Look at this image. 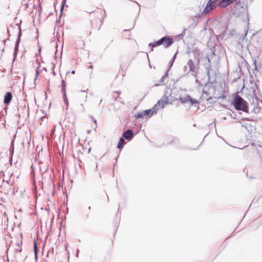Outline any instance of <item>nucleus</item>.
Returning a JSON list of instances; mask_svg holds the SVG:
<instances>
[{
  "label": "nucleus",
  "instance_id": "obj_40",
  "mask_svg": "<svg viewBox=\"0 0 262 262\" xmlns=\"http://www.w3.org/2000/svg\"><path fill=\"white\" fill-rule=\"evenodd\" d=\"M3 41L4 42V45L5 46L6 40H3Z\"/></svg>",
  "mask_w": 262,
  "mask_h": 262
},
{
  "label": "nucleus",
  "instance_id": "obj_41",
  "mask_svg": "<svg viewBox=\"0 0 262 262\" xmlns=\"http://www.w3.org/2000/svg\"><path fill=\"white\" fill-rule=\"evenodd\" d=\"M203 141L202 142V143L199 145V146H198V147L196 148H195L194 149H197L199 148L200 146L201 145V144L203 143Z\"/></svg>",
  "mask_w": 262,
  "mask_h": 262
},
{
  "label": "nucleus",
  "instance_id": "obj_14",
  "mask_svg": "<svg viewBox=\"0 0 262 262\" xmlns=\"http://www.w3.org/2000/svg\"><path fill=\"white\" fill-rule=\"evenodd\" d=\"M80 95L79 96L80 98L83 100V101L85 102L86 101L87 98V92L85 91L81 90L80 91Z\"/></svg>",
  "mask_w": 262,
  "mask_h": 262
},
{
  "label": "nucleus",
  "instance_id": "obj_16",
  "mask_svg": "<svg viewBox=\"0 0 262 262\" xmlns=\"http://www.w3.org/2000/svg\"><path fill=\"white\" fill-rule=\"evenodd\" d=\"M14 141L12 140L9 148V156L13 157L14 152Z\"/></svg>",
  "mask_w": 262,
  "mask_h": 262
},
{
  "label": "nucleus",
  "instance_id": "obj_29",
  "mask_svg": "<svg viewBox=\"0 0 262 262\" xmlns=\"http://www.w3.org/2000/svg\"><path fill=\"white\" fill-rule=\"evenodd\" d=\"M116 93L118 94V96L116 98H115V101H118V99H120V98H119V95L120 94V92L119 91H116Z\"/></svg>",
  "mask_w": 262,
  "mask_h": 262
},
{
  "label": "nucleus",
  "instance_id": "obj_48",
  "mask_svg": "<svg viewBox=\"0 0 262 262\" xmlns=\"http://www.w3.org/2000/svg\"><path fill=\"white\" fill-rule=\"evenodd\" d=\"M91 151V148H89V150H88V152H90Z\"/></svg>",
  "mask_w": 262,
  "mask_h": 262
},
{
  "label": "nucleus",
  "instance_id": "obj_21",
  "mask_svg": "<svg viewBox=\"0 0 262 262\" xmlns=\"http://www.w3.org/2000/svg\"><path fill=\"white\" fill-rule=\"evenodd\" d=\"M145 116H146V115L144 113V111H143L142 112L138 113L136 115H135V118L136 119L142 118H143L144 117H145Z\"/></svg>",
  "mask_w": 262,
  "mask_h": 262
},
{
  "label": "nucleus",
  "instance_id": "obj_53",
  "mask_svg": "<svg viewBox=\"0 0 262 262\" xmlns=\"http://www.w3.org/2000/svg\"><path fill=\"white\" fill-rule=\"evenodd\" d=\"M238 45H239V46H241V42H239L238 43Z\"/></svg>",
  "mask_w": 262,
  "mask_h": 262
},
{
  "label": "nucleus",
  "instance_id": "obj_13",
  "mask_svg": "<svg viewBox=\"0 0 262 262\" xmlns=\"http://www.w3.org/2000/svg\"><path fill=\"white\" fill-rule=\"evenodd\" d=\"M21 35H22L21 29L19 27V31L18 32L17 38L16 39V42H15V46L19 47V43H20V39H21Z\"/></svg>",
  "mask_w": 262,
  "mask_h": 262
},
{
  "label": "nucleus",
  "instance_id": "obj_44",
  "mask_svg": "<svg viewBox=\"0 0 262 262\" xmlns=\"http://www.w3.org/2000/svg\"><path fill=\"white\" fill-rule=\"evenodd\" d=\"M105 194H106V196L107 197V201H108L109 200V198H108V195H107V194L106 193Z\"/></svg>",
  "mask_w": 262,
  "mask_h": 262
},
{
  "label": "nucleus",
  "instance_id": "obj_4",
  "mask_svg": "<svg viewBox=\"0 0 262 262\" xmlns=\"http://www.w3.org/2000/svg\"><path fill=\"white\" fill-rule=\"evenodd\" d=\"M236 1L237 0H221L217 3V5L221 8H225Z\"/></svg>",
  "mask_w": 262,
  "mask_h": 262
},
{
  "label": "nucleus",
  "instance_id": "obj_5",
  "mask_svg": "<svg viewBox=\"0 0 262 262\" xmlns=\"http://www.w3.org/2000/svg\"><path fill=\"white\" fill-rule=\"evenodd\" d=\"M134 136L133 132L130 129H128L127 130L123 132L122 137L126 140H130Z\"/></svg>",
  "mask_w": 262,
  "mask_h": 262
},
{
  "label": "nucleus",
  "instance_id": "obj_10",
  "mask_svg": "<svg viewBox=\"0 0 262 262\" xmlns=\"http://www.w3.org/2000/svg\"><path fill=\"white\" fill-rule=\"evenodd\" d=\"M186 66L189 68V71L194 72V70H195V65L192 59H189Z\"/></svg>",
  "mask_w": 262,
  "mask_h": 262
},
{
  "label": "nucleus",
  "instance_id": "obj_12",
  "mask_svg": "<svg viewBox=\"0 0 262 262\" xmlns=\"http://www.w3.org/2000/svg\"><path fill=\"white\" fill-rule=\"evenodd\" d=\"M66 1L67 0H63V1L62 2L61 6L60 9V15L59 16L58 19L56 20L57 24H60V19H61V18L62 15V13H63L64 6L66 5Z\"/></svg>",
  "mask_w": 262,
  "mask_h": 262
},
{
  "label": "nucleus",
  "instance_id": "obj_43",
  "mask_svg": "<svg viewBox=\"0 0 262 262\" xmlns=\"http://www.w3.org/2000/svg\"><path fill=\"white\" fill-rule=\"evenodd\" d=\"M199 81L198 79L196 78V79H195V82H196V83H198V82H199Z\"/></svg>",
  "mask_w": 262,
  "mask_h": 262
},
{
  "label": "nucleus",
  "instance_id": "obj_23",
  "mask_svg": "<svg viewBox=\"0 0 262 262\" xmlns=\"http://www.w3.org/2000/svg\"><path fill=\"white\" fill-rule=\"evenodd\" d=\"M183 71L184 74L182 76L183 77L187 75L190 72V71H189V69H188V67H187V66H185L183 67Z\"/></svg>",
  "mask_w": 262,
  "mask_h": 262
},
{
  "label": "nucleus",
  "instance_id": "obj_28",
  "mask_svg": "<svg viewBox=\"0 0 262 262\" xmlns=\"http://www.w3.org/2000/svg\"><path fill=\"white\" fill-rule=\"evenodd\" d=\"M33 249H38V248H37V242H36V239H34V243H33Z\"/></svg>",
  "mask_w": 262,
  "mask_h": 262
},
{
  "label": "nucleus",
  "instance_id": "obj_22",
  "mask_svg": "<svg viewBox=\"0 0 262 262\" xmlns=\"http://www.w3.org/2000/svg\"><path fill=\"white\" fill-rule=\"evenodd\" d=\"M245 4L244 3H241L239 1L238 2H236L235 3V7L237 9H238V8L241 7V8H242L243 10H244V6Z\"/></svg>",
  "mask_w": 262,
  "mask_h": 262
},
{
  "label": "nucleus",
  "instance_id": "obj_51",
  "mask_svg": "<svg viewBox=\"0 0 262 262\" xmlns=\"http://www.w3.org/2000/svg\"><path fill=\"white\" fill-rule=\"evenodd\" d=\"M103 20H104L103 19L101 20V24L102 23V22H103Z\"/></svg>",
  "mask_w": 262,
  "mask_h": 262
},
{
  "label": "nucleus",
  "instance_id": "obj_31",
  "mask_svg": "<svg viewBox=\"0 0 262 262\" xmlns=\"http://www.w3.org/2000/svg\"><path fill=\"white\" fill-rule=\"evenodd\" d=\"M12 159H13V157L9 156V163H10L11 165H12Z\"/></svg>",
  "mask_w": 262,
  "mask_h": 262
},
{
  "label": "nucleus",
  "instance_id": "obj_7",
  "mask_svg": "<svg viewBox=\"0 0 262 262\" xmlns=\"http://www.w3.org/2000/svg\"><path fill=\"white\" fill-rule=\"evenodd\" d=\"M163 38L164 41L163 45L165 48H168L173 43V40L172 38L167 36H164Z\"/></svg>",
  "mask_w": 262,
  "mask_h": 262
},
{
  "label": "nucleus",
  "instance_id": "obj_47",
  "mask_svg": "<svg viewBox=\"0 0 262 262\" xmlns=\"http://www.w3.org/2000/svg\"><path fill=\"white\" fill-rule=\"evenodd\" d=\"M31 169H32V170L33 171V165H31Z\"/></svg>",
  "mask_w": 262,
  "mask_h": 262
},
{
  "label": "nucleus",
  "instance_id": "obj_8",
  "mask_svg": "<svg viewBox=\"0 0 262 262\" xmlns=\"http://www.w3.org/2000/svg\"><path fill=\"white\" fill-rule=\"evenodd\" d=\"M12 94L10 92H7L4 97V103L6 105H8L12 99Z\"/></svg>",
  "mask_w": 262,
  "mask_h": 262
},
{
  "label": "nucleus",
  "instance_id": "obj_25",
  "mask_svg": "<svg viewBox=\"0 0 262 262\" xmlns=\"http://www.w3.org/2000/svg\"><path fill=\"white\" fill-rule=\"evenodd\" d=\"M39 67H40V64L36 68V70H35L36 78L38 76V75L39 74Z\"/></svg>",
  "mask_w": 262,
  "mask_h": 262
},
{
  "label": "nucleus",
  "instance_id": "obj_18",
  "mask_svg": "<svg viewBox=\"0 0 262 262\" xmlns=\"http://www.w3.org/2000/svg\"><path fill=\"white\" fill-rule=\"evenodd\" d=\"M189 96V95H187L184 97H181L180 98V100L182 103H186L187 101H189V99L188 97Z\"/></svg>",
  "mask_w": 262,
  "mask_h": 262
},
{
  "label": "nucleus",
  "instance_id": "obj_36",
  "mask_svg": "<svg viewBox=\"0 0 262 262\" xmlns=\"http://www.w3.org/2000/svg\"><path fill=\"white\" fill-rule=\"evenodd\" d=\"M203 93L204 94H206L207 95L209 94V93L208 92V91L204 90H203Z\"/></svg>",
  "mask_w": 262,
  "mask_h": 262
},
{
  "label": "nucleus",
  "instance_id": "obj_50",
  "mask_svg": "<svg viewBox=\"0 0 262 262\" xmlns=\"http://www.w3.org/2000/svg\"><path fill=\"white\" fill-rule=\"evenodd\" d=\"M89 68H93V66H90L89 67Z\"/></svg>",
  "mask_w": 262,
  "mask_h": 262
},
{
  "label": "nucleus",
  "instance_id": "obj_3",
  "mask_svg": "<svg viewBox=\"0 0 262 262\" xmlns=\"http://www.w3.org/2000/svg\"><path fill=\"white\" fill-rule=\"evenodd\" d=\"M255 70H257V68H262V50L260 51L257 57V59L254 61Z\"/></svg>",
  "mask_w": 262,
  "mask_h": 262
},
{
  "label": "nucleus",
  "instance_id": "obj_2",
  "mask_svg": "<svg viewBox=\"0 0 262 262\" xmlns=\"http://www.w3.org/2000/svg\"><path fill=\"white\" fill-rule=\"evenodd\" d=\"M171 102H169L168 97H166L165 95H164L161 97L160 100L158 101L157 104H156L152 108L144 111V113L145 114L146 116L147 117H150L151 116L157 114L158 106H161L160 107L161 108H163L165 107V104H169Z\"/></svg>",
  "mask_w": 262,
  "mask_h": 262
},
{
  "label": "nucleus",
  "instance_id": "obj_35",
  "mask_svg": "<svg viewBox=\"0 0 262 262\" xmlns=\"http://www.w3.org/2000/svg\"><path fill=\"white\" fill-rule=\"evenodd\" d=\"M135 2L137 5H138V6H139V7H140V4H139L138 2ZM140 8H139L138 14H139V13H140Z\"/></svg>",
  "mask_w": 262,
  "mask_h": 262
},
{
  "label": "nucleus",
  "instance_id": "obj_1",
  "mask_svg": "<svg viewBox=\"0 0 262 262\" xmlns=\"http://www.w3.org/2000/svg\"><path fill=\"white\" fill-rule=\"evenodd\" d=\"M231 104L237 111H243L245 113L249 112L247 102L237 94L235 95Z\"/></svg>",
  "mask_w": 262,
  "mask_h": 262
},
{
  "label": "nucleus",
  "instance_id": "obj_30",
  "mask_svg": "<svg viewBox=\"0 0 262 262\" xmlns=\"http://www.w3.org/2000/svg\"><path fill=\"white\" fill-rule=\"evenodd\" d=\"M90 117L92 119L93 121L95 123L96 127H97V121H96V120L92 116H90Z\"/></svg>",
  "mask_w": 262,
  "mask_h": 262
},
{
  "label": "nucleus",
  "instance_id": "obj_34",
  "mask_svg": "<svg viewBox=\"0 0 262 262\" xmlns=\"http://www.w3.org/2000/svg\"><path fill=\"white\" fill-rule=\"evenodd\" d=\"M213 99V98L212 97H209L208 98H207V100L208 101L211 102V101Z\"/></svg>",
  "mask_w": 262,
  "mask_h": 262
},
{
  "label": "nucleus",
  "instance_id": "obj_15",
  "mask_svg": "<svg viewBox=\"0 0 262 262\" xmlns=\"http://www.w3.org/2000/svg\"><path fill=\"white\" fill-rule=\"evenodd\" d=\"M123 138H124L123 137L120 138L119 141L117 145V148H119L120 150H122L124 146L125 141Z\"/></svg>",
  "mask_w": 262,
  "mask_h": 262
},
{
  "label": "nucleus",
  "instance_id": "obj_52",
  "mask_svg": "<svg viewBox=\"0 0 262 262\" xmlns=\"http://www.w3.org/2000/svg\"><path fill=\"white\" fill-rule=\"evenodd\" d=\"M53 75H55V72H54V71H53Z\"/></svg>",
  "mask_w": 262,
  "mask_h": 262
},
{
  "label": "nucleus",
  "instance_id": "obj_27",
  "mask_svg": "<svg viewBox=\"0 0 262 262\" xmlns=\"http://www.w3.org/2000/svg\"><path fill=\"white\" fill-rule=\"evenodd\" d=\"M34 254H35V258L36 260L37 259V253H38V249H34Z\"/></svg>",
  "mask_w": 262,
  "mask_h": 262
},
{
  "label": "nucleus",
  "instance_id": "obj_11",
  "mask_svg": "<svg viewBox=\"0 0 262 262\" xmlns=\"http://www.w3.org/2000/svg\"><path fill=\"white\" fill-rule=\"evenodd\" d=\"M206 58H207V60H208V64L206 67V69L207 71V75L208 76V82L207 83H208L210 82V70L211 69V63H210V60L209 57L208 56H207Z\"/></svg>",
  "mask_w": 262,
  "mask_h": 262
},
{
  "label": "nucleus",
  "instance_id": "obj_54",
  "mask_svg": "<svg viewBox=\"0 0 262 262\" xmlns=\"http://www.w3.org/2000/svg\"><path fill=\"white\" fill-rule=\"evenodd\" d=\"M102 99L100 100V104L102 102Z\"/></svg>",
  "mask_w": 262,
  "mask_h": 262
},
{
  "label": "nucleus",
  "instance_id": "obj_39",
  "mask_svg": "<svg viewBox=\"0 0 262 262\" xmlns=\"http://www.w3.org/2000/svg\"><path fill=\"white\" fill-rule=\"evenodd\" d=\"M21 23V20H20V23L17 24V26H18V29L19 30V27L21 28V27H20V24Z\"/></svg>",
  "mask_w": 262,
  "mask_h": 262
},
{
  "label": "nucleus",
  "instance_id": "obj_55",
  "mask_svg": "<svg viewBox=\"0 0 262 262\" xmlns=\"http://www.w3.org/2000/svg\"><path fill=\"white\" fill-rule=\"evenodd\" d=\"M39 51H40V50H41V48H40V47L39 48Z\"/></svg>",
  "mask_w": 262,
  "mask_h": 262
},
{
  "label": "nucleus",
  "instance_id": "obj_49",
  "mask_svg": "<svg viewBox=\"0 0 262 262\" xmlns=\"http://www.w3.org/2000/svg\"><path fill=\"white\" fill-rule=\"evenodd\" d=\"M88 209H89V210H90V209H91V206H89V207H88Z\"/></svg>",
  "mask_w": 262,
  "mask_h": 262
},
{
  "label": "nucleus",
  "instance_id": "obj_19",
  "mask_svg": "<svg viewBox=\"0 0 262 262\" xmlns=\"http://www.w3.org/2000/svg\"><path fill=\"white\" fill-rule=\"evenodd\" d=\"M18 48L19 47L15 46L14 49V53H13V62H14L15 60L16 59L17 52L18 51Z\"/></svg>",
  "mask_w": 262,
  "mask_h": 262
},
{
  "label": "nucleus",
  "instance_id": "obj_9",
  "mask_svg": "<svg viewBox=\"0 0 262 262\" xmlns=\"http://www.w3.org/2000/svg\"><path fill=\"white\" fill-rule=\"evenodd\" d=\"M163 37H162L161 39H160L159 40L152 43V42H150L148 44V46L149 47H151V51H152L153 50V48L154 47H158L159 46H160L161 45H163V41H164V39H163Z\"/></svg>",
  "mask_w": 262,
  "mask_h": 262
},
{
  "label": "nucleus",
  "instance_id": "obj_20",
  "mask_svg": "<svg viewBox=\"0 0 262 262\" xmlns=\"http://www.w3.org/2000/svg\"><path fill=\"white\" fill-rule=\"evenodd\" d=\"M188 98L189 99V101L191 103V104L192 105H193V104L195 105V104H198L199 103V101L198 100L192 98L190 96L189 97H188Z\"/></svg>",
  "mask_w": 262,
  "mask_h": 262
},
{
  "label": "nucleus",
  "instance_id": "obj_26",
  "mask_svg": "<svg viewBox=\"0 0 262 262\" xmlns=\"http://www.w3.org/2000/svg\"><path fill=\"white\" fill-rule=\"evenodd\" d=\"M197 72L196 70H194V72H191V75L193 77L196 78H197Z\"/></svg>",
  "mask_w": 262,
  "mask_h": 262
},
{
  "label": "nucleus",
  "instance_id": "obj_58",
  "mask_svg": "<svg viewBox=\"0 0 262 262\" xmlns=\"http://www.w3.org/2000/svg\"><path fill=\"white\" fill-rule=\"evenodd\" d=\"M259 147H260L262 148V146H261L259 145Z\"/></svg>",
  "mask_w": 262,
  "mask_h": 262
},
{
  "label": "nucleus",
  "instance_id": "obj_56",
  "mask_svg": "<svg viewBox=\"0 0 262 262\" xmlns=\"http://www.w3.org/2000/svg\"><path fill=\"white\" fill-rule=\"evenodd\" d=\"M2 52H4V49L2 50Z\"/></svg>",
  "mask_w": 262,
  "mask_h": 262
},
{
  "label": "nucleus",
  "instance_id": "obj_33",
  "mask_svg": "<svg viewBox=\"0 0 262 262\" xmlns=\"http://www.w3.org/2000/svg\"><path fill=\"white\" fill-rule=\"evenodd\" d=\"M177 54V52H176V53L174 54V55L173 56V57H172V59H171L172 60H173V61H174V60H175V59H176V58Z\"/></svg>",
  "mask_w": 262,
  "mask_h": 262
},
{
  "label": "nucleus",
  "instance_id": "obj_45",
  "mask_svg": "<svg viewBox=\"0 0 262 262\" xmlns=\"http://www.w3.org/2000/svg\"><path fill=\"white\" fill-rule=\"evenodd\" d=\"M251 145L252 146H254V145H255V143H253V142H252V143L251 144Z\"/></svg>",
  "mask_w": 262,
  "mask_h": 262
},
{
  "label": "nucleus",
  "instance_id": "obj_17",
  "mask_svg": "<svg viewBox=\"0 0 262 262\" xmlns=\"http://www.w3.org/2000/svg\"><path fill=\"white\" fill-rule=\"evenodd\" d=\"M61 93L63 95L64 102L68 106L69 105V102H68V98L67 97L66 92H64V89L62 90V93Z\"/></svg>",
  "mask_w": 262,
  "mask_h": 262
},
{
  "label": "nucleus",
  "instance_id": "obj_38",
  "mask_svg": "<svg viewBox=\"0 0 262 262\" xmlns=\"http://www.w3.org/2000/svg\"><path fill=\"white\" fill-rule=\"evenodd\" d=\"M80 106H81V107H82V110H82V111L83 112H84V107H83V104H82V103H81Z\"/></svg>",
  "mask_w": 262,
  "mask_h": 262
},
{
  "label": "nucleus",
  "instance_id": "obj_24",
  "mask_svg": "<svg viewBox=\"0 0 262 262\" xmlns=\"http://www.w3.org/2000/svg\"><path fill=\"white\" fill-rule=\"evenodd\" d=\"M66 81L62 79V85H61V93H62V90L64 89V92H66Z\"/></svg>",
  "mask_w": 262,
  "mask_h": 262
},
{
  "label": "nucleus",
  "instance_id": "obj_57",
  "mask_svg": "<svg viewBox=\"0 0 262 262\" xmlns=\"http://www.w3.org/2000/svg\"><path fill=\"white\" fill-rule=\"evenodd\" d=\"M239 77H240V75H238V76L237 78H239Z\"/></svg>",
  "mask_w": 262,
  "mask_h": 262
},
{
  "label": "nucleus",
  "instance_id": "obj_46",
  "mask_svg": "<svg viewBox=\"0 0 262 262\" xmlns=\"http://www.w3.org/2000/svg\"><path fill=\"white\" fill-rule=\"evenodd\" d=\"M104 16L105 17L106 16V12H105V10H104Z\"/></svg>",
  "mask_w": 262,
  "mask_h": 262
},
{
  "label": "nucleus",
  "instance_id": "obj_42",
  "mask_svg": "<svg viewBox=\"0 0 262 262\" xmlns=\"http://www.w3.org/2000/svg\"><path fill=\"white\" fill-rule=\"evenodd\" d=\"M71 73H72V74H74L75 73V71L73 70Z\"/></svg>",
  "mask_w": 262,
  "mask_h": 262
},
{
  "label": "nucleus",
  "instance_id": "obj_32",
  "mask_svg": "<svg viewBox=\"0 0 262 262\" xmlns=\"http://www.w3.org/2000/svg\"><path fill=\"white\" fill-rule=\"evenodd\" d=\"M173 62H174L173 60L171 59L169 63V69L171 68V67L172 66Z\"/></svg>",
  "mask_w": 262,
  "mask_h": 262
},
{
  "label": "nucleus",
  "instance_id": "obj_6",
  "mask_svg": "<svg viewBox=\"0 0 262 262\" xmlns=\"http://www.w3.org/2000/svg\"><path fill=\"white\" fill-rule=\"evenodd\" d=\"M169 69L165 73L164 75L161 77L160 80V83L155 84V86H158L161 85H164L167 83L168 80L167 78L168 76Z\"/></svg>",
  "mask_w": 262,
  "mask_h": 262
},
{
  "label": "nucleus",
  "instance_id": "obj_37",
  "mask_svg": "<svg viewBox=\"0 0 262 262\" xmlns=\"http://www.w3.org/2000/svg\"><path fill=\"white\" fill-rule=\"evenodd\" d=\"M21 251V249L16 248V249H15V252H20Z\"/></svg>",
  "mask_w": 262,
  "mask_h": 262
}]
</instances>
